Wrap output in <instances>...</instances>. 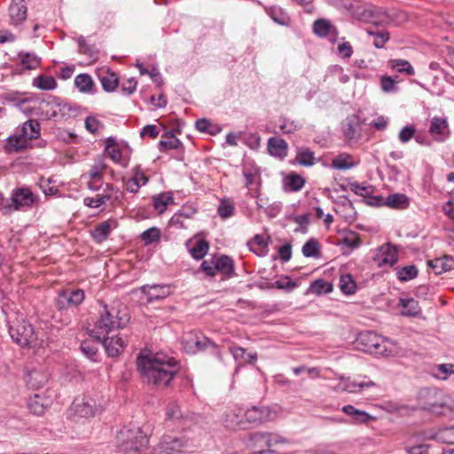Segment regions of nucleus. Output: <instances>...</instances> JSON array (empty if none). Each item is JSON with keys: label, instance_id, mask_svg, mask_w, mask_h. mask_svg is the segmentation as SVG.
I'll use <instances>...</instances> for the list:
<instances>
[{"label": "nucleus", "instance_id": "5701e85b", "mask_svg": "<svg viewBox=\"0 0 454 454\" xmlns=\"http://www.w3.org/2000/svg\"><path fill=\"white\" fill-rule=\"evenodd\" d=\"M398 306L403 309L401 315L404 317H414L419 316L421 311L419 301L413 298H400Z\"/></svg>", "mask_w": 454, "mask_h": 454}, {"label": "nucleus", "instance_id": "1a4fd4ad", "mask_svg": "<svg viewBox=\"0 0 454 454\" xmlns=\"http://www.w3.org/2000/svg\"><path fill=\"white\" fill-rule=\"evenodd\" d=\"M182 345L187 353H197L206 349L211 346L215 354L218 355L217 346L210 341L208 338L204 335H199L195 333H189L182 338Z\"/></svg>", "mask_w": 454, "mask_h": 454}, {"label": "nucleus", "instance_id": "338daca9", "mask_svg": "<svg viewBox=\"0 0 454 454\" xmlns=\"http://www.w3.org/2000/svg\"><path fill=\"white\" fill-rule=\"evenodd\" d=\"M415 132L416 129L413 125L405 126L400 130L398 138L403 144L408 143L414 137Z\"/></svg>", "mask_w": 454, "mask_h": 454}, {"label": "nucleus", "instance_id": "f8f14e48", "mask_svg": "<svg viewBox=\"0 0 454 454\" xmlns=\"http://www.w3.org/2000/svg\"><path fill=\"white\" fill-rule=\"evenodd\" d=\"M428 132L438 143L445 142L450 137V129L446 117L434 116L430 120Z\"/></svg>", "mask_w": 454, "mask_h": 454}, {"label": "nucleus", "instance_id": "a878e982", "mask_svg": "<svg viewBox=\"0 0 454 454\" xmlns=\"http://www.w3.org/2000/svg\"><path fill=\"white\" fill-rule=\"evenodd\" d=\"M342 411L352 418L354 423H366L372 419V416L364 411L358 410L351 404L342 407Z\"/></svg>", "mask_w": 454, "mask_h": 454}, {"label": "nucleus", "instance_id": "b1692460", "mask_svg": "<svg viewBox=\"0 0 454 454\" xmlns=\"http://www.w3.org/2000/svg\"><path fill=\"white\" fill-rule=\"evenodd\" d=\"M152 200L154 209L159 214H163L167 210L168 205L174 203V196L171 192H166L153 196Z\"/></svg>", "mask_w": 454, "mask_h": 454}, {"label": "nucleus", "instance_id": "0eeeda50", "mask_svg": "<svg viewBox=\"0 0 454 454\" xmlns=\"http://www.w3.org/2000/svg\"><path fill=\"white\" fill-rule=\"evenodd\" d=\"M104 186L105 188L103 189L102 194H98L97 198H85L83 204L91 208H98L105 205L107 201L114 203L122 199L123 194L117 187L107 183L105 184Z\"/></svg>", "mask_w": 454, "mask_h": 454}, {"label": "nucleus", "instance_id": "f257e3e1", "mask_svg": "<svg viewBox=\"0 0 454 454\" xmlns=\"http://www.w3.org/2000/svg\"><path fill=\"white\" fill-rule=\"evenodd\" d=\"M137 370L143 381L158 388L166 387L178 372L175 358L160 354L140 353L137 358Z\"/></svg>", "mask_w": 454, "mask_h": 454}, {"label": "nucleus", "instance_id": "603ef678", "mask_svg": "<svg viewBox=\"0 0 454 454\" xmlns=\"http://www.w3.org/2000/svg\"><path fill=\"white\" fill-rule=\"evenodd\" d=\"M314 153L308 148H301L296 155L297 162L305 167H310L314 164Z\"/></svg>", "mask_w": 454, "mask_h": 454}, {"label": "nucleus", "instance_id": "69168bd1", "mask_svg": "<svg viewBox=\"0 0 454 454\" xmlns=\"http://www.w3.org/2000/svg\"><path fill=\"white\" fill-rule=\"evenodd\" d=\"M349 189L355 194L362 197H368L372 192V186L362 185L356 182L349 184Z\"/></svg>", "mask_w": 454, "mask_h": 454}, {"label": "nucleus", "instance_id": "c9c22d12", "mask_svg": "<svg viewBox=\"0 0 454 454\" xmlns=\"http://www.w3.org/2000/svg\"><path fill=\"white\" fill-rule=\"evenodd\" d=\"M429 439H434L443 443L454 444V426L440 428L429 436Z\"/></svg>", "mask_w": 454, "mask_h": 454}, {"label": "nucleus", "instance_id": "aec40b11", "mask_svg": "<svg viewBox=\"0 0 454 454\" xmlns=\"http://www.w3.org/2000/svg\"><path fill=\"white\" fill-rule=\"evenodd\" d=\"M269 153L272 156L284 159L287 155V143L281 137H270L267 144Z\"/></svg>", "mask_w": 454, "mask_h": 454}, {"label": "nucleus", "instance_id": "9d476101", "mask_svg": "<svg viewBox=\"0 0 454 454\" xmlns=\"http://www.w3.org/2000/svg\"><path fill=\"white\" fill-rule=\"evenodd\" d=\"M84 298L85 294L82 289L63 290L56 300V306L59 310L76 308L84 301Z\"/></svg>", "mask_w": 454, "mask_h": 454}, {"label": "nucleus", "instance_id": "37998d69", "mask_svg": "<svg viewBox=\"0 0 454 454\" xmlns=\"http://www.w3.org/2000/svg\"><path fill=\"white\" fill-rule=\"evenodd\" d=\"M33 85L43 90H51L57 87V82L52 76L41 74L34 79Z\"/></svg>", "mask_w": 454, "mask_h": 454}, {"label": "nucleus", "instance_id": "7ed1b4c3", "mask_svg": "<svg viewBox=\"0 0 454 454\" xmlns=\"http://www.w3.org/2000/svg\"><path fill=\"white\" fill-rule=\"evenodd\" d=\"M8 331L13 341L21 347H36L40 345L39 332L35 330L31 323L26 320L23 315L11 312L6 318Z\"/></svg>", "mask_w": 454, "mask_h": 454}, {"label": "nucleus", "instance_id": "052dcab7", "mask_svg": "<svg viewBox=\"0 0 454 454\" xmlns=\"http://www.w3.org/2000/svg\"><path fill=\"white\" fill-rule=\"evenodd\" d=\"M79 52L87 55L89 58H94L97 51L93 45L88 44L83 35L79 36L78 40Z\"/></svg>", "mask_w": 454, "mask_h": 454}, {"label": "nucleus", "instance_id": "774afa93", "mask_svg": "<svg viewBox=\"0 0 454 454\" xmlns=\"http://www.w3.org/2000/svg\"><path fill=\"white\" fill-rule=\"evenodd\" d=\"M215 258L211 260H205L201 262L200 270L203 271L207 277H215L216 270L214 269Z\"/></svg>", "mask_w": 454, "mask_h": 454}, {"label": "nucleus", "instance_id": "dca6fc26", "mask_svg": "<svg viewBox=\"0 0 454 454\" xmlns=\"http://www.w3.org/2000/svg\"><path fill=\"white\" fill-rule=\"evenodd\" d=\"M105 348L106 352L109 356H118L125 348V342L119 335L109 337L106 335L104 340H97Z\"/></svg>", "mask_w": 454, "mask_h": 454}, {"label": "nucleus", "instance_id": "3c124183", "mask_svg": "<svg viewBox=\"0 0 454 454\" xmlns=\"http://www.w3.org/2000/svg\"><path fill=\"white\" fill-rule=\"evenodd\" d=\"M396 276L400 281L406 282L418 276V269L415 265H407L400 268L396 272Z\"/></svg>", "mask_w": 454, "mask_h": 454}, {"label": "nucleus", "instance_id": "f03ea898", "mask_svg": "<svg viewBox=\"0 0 454 454\" xmlns=\"http://www.w3.org/2000/svg\"><path fill=\"white\" fill-rule=\"evenodd\" d=\"M98 315V319L90 330V335L96 340H104L112 332L123 328L129 321L126 307L120 303L106 305L100 302Z\"/></svg>", "mask_w": 454, "mask_h": 454}, {"label": "nucleus", "instance_id": "4d7b16f0", "mask_svg": "<svg viewBox=\"0 0 454 454\" xmlns=\"http://www.w3.org/2000/svg\"><path fill=\"white\" fill-rule=\"evenodd\" d=\"M287 185L292 192H298L302 189L305 180L300 175L292 173L286 177Z\"/></svg>", "mask_w": 454, "mask_h": 454}, {"label": "nucleus", "instance_id": "bf43d9fd", "mask_svg": "<svg viewBox=\"0 0 454 454\" xmlns=\"http://www.w3.org/2000/svg\"><path fill=\"white\" fill-rule=\"evenodd\" d=\"M234 205L228 200H221L218 206V214L223 219H227L231 216L234 213Z\"/></svg>", "mask_w": 454, "mask_h": 454}, {"label": "nucleus", "instance_id": "423d86ee", "mask_svg": "<svg viewBox=\"0 0 454 454\" xmlns=\"http://www.w3.org/2000/svg\"><path fill=\"white\" fill-rule=\"evenodd\" d=\"M42 105L51 107V112L47 111L46 117L68 119L75 117L79 113V107L70 103L63 102L59 98L51 97L47 101H43Z\"/></svg>", "mask_w": 454, "mask_h": 454}, {"label": "nucleus", "instance_id": "c85d7f7f", "mask_svg": "<svg viewBox=\"0 0 454 454\" xmlns=\"http://www.w3.org/2000/svg\"><path fill=\"white\" fill-rule=\"evenodd\" d=\"M21 136L27 139H35L40 136V124L35 120H28L23 123L20 129Z\"/></svg>", "mask_w": 454, "mask_h": 454}, {"label": "nucleus", "instance_id": "8fccbe9b", "mask_svg": "<svg viewBox=\"0 0 454 454\" xmlns=\"http://www.w3.org/2000/svg\"><path fill=\"white\" fill-rule=\"evenodd\" d=\"M208 248V242L205 239H200L196 241L194 247L190 249V254L195 260H200L207 254Z\"/></svg>", "mask_w": 454, "mask_h": 454}, {"label": "nucleus", "instance_id": "393cba45", "mask_svg": "<svg viewBox=\"0 0 454 454\" xmlns=\"http://www.w3.org/2000/svg\"><path fill=\"white\" fill-rule=\"evenodd\" d=\"M270 411L267 408L253 407L245 413V418L250 423H262L268 420Z\"/></svg>", "mask_w": 454, "mask_h": 454}, {"label": "nucleus", "instance_id": "a211bd4d", "mask_svg": "<svg viewBox=\"0 0 454 454\" xmlns=\"http://www.w3.org/2000/svg\"><path fill=\"white\" fill-rule=\"evenodd\" d=\"M214 269L226 278H231L235 275L233 260L225 254L215 259Z\"/></svg>", "mask_w": 454, "mask_h": 454}, {"label": "nucleus", "instance_id": "412c9836", "mask_svg": "<svg viewBox=\"0 0 454 454\" xmlns=\"http://www.w3.org/2000/svg\"><path fill=\"white\" fill-rule=\"evenodd\" d=\"M428 266L434 270L436 275H439L454 269V258L450 255L435 258L428 261Z\"/></svg>", "mask_w": 454, "mask_h": 454}, {"label": "nucleus", "instance_id": "5fc2aeb1", "mask_svg": "<svg viewBox=\"0 0 454 454\" xmlns=\"http://www.w3.org/2000/svg\"><path fill=\"white\" fill-rule=\"evenodd\" d=\"M223 423L226 427L231 430L245 429L244 422L239 419L238 414L232 411L225 415Z\"/></svg>", "mask_w": 454, "mask_h": 454}, {"label": "nucleus", "instance_id": "a18cd8bd", "mask_svg": "<svg viewBox=\"0 0 454 454\" xmlns=\"http://www.w3.org/2000/svg\"><path fill=\"white\" fill-rule=\"evenodd\" d=\"M106 168L102 157H98L94 164L91 166L90 171L87 173L88 176L91 179L102 181L103 171Z\"/></svg>", "mask_w": 454, "mask_h": 454}, {"label": "nucleus", "instance_id": "e433bc0d", "mask_svg": "<svg viewBox=\"0 0 454 454\" xmlns=\"http://www.w3.org/2000/svg\"><path fill=\"white\" fill-rule=\"evenodd\" d=\"M382 259L380 264H388L390 266L397 262L398 254L395 247L387 244L386 247L380 248Z\"/></svg>", "mask_w": 454, "mask_h": 454}, {"label": "nucleus", "instance_id": "bb28decb", "mask_svg": "<svg viewBox=\"0 0 454 454\" xmlns=\"http://www.w3.org/2000/svg\"><path fill=\"white\" fill-rule=\"evenodd\" d=\"M434 415H441L454 419V399L450 396L442 395Z\"/></svg>", "mask_w": 454, "mask_h": 454}, {"label": "nucleus", "instance_id": "39448f33", "mask_svg": "<svg viewBox=\"0 0 454 454\" xmlns=\"http://www.w3.org/2000/svg\"><path fill=\"white\" fill-rule=\"evenodd\" d=\"M358 344L362 345L365 352L388 356L392 354V350L387 347V340L373 332L360 333L357 337Z\"/></svg>", "mask_w": 454, "mask_h": 454}, {"label": "nucleus", "instance_id": "cd10ccee", "mask_svg": "<svg viewBox=\"0 0 454 454\" xmlns=\"http://www.w3.org/2000/svg\"><path fill=\"white\" fill-rule=\"evenodd\" d=\"M347 389L346 392L356 394L361 393L365 388H371L376 387V383L372 380L358 381L356 380H351L350 378H345Z\"/></svg>", "mask_w": 454, "mask_h": 454}, {"label": "nucleus", "instance_id": "4be33fe9", "mask_svg": "<svg viewBox=\"0 0 454 454\" xmlns=\"http://www.w3.org/2000/svg\"><path fill=\"white\" fill-rule=\"evenodd\" d=\"M48 374L41 370L34 369L26 376V383L28 387L38 389L48 381Z\"/></svg>", "mask_w": 454, "mask_h": 454}, {"label": "nucleus", "instance_id": "864d4df0", "mask_svg": "<svg viewBox=\"0 0 454 454\" xmlns=\"http://www.w3.org/2000/svg\"><path fill=\"white\" fill-rule=\"evenodd\" d=\"M100 82L103 89L107 92L114 91L119 84V79L114 73H107L100 78Z\"/></svg>", "mask_w": 454, "mask_h": 454}, {"label": "nucleus", "instance_id": "ea45409f", "mask_svg": "<svg viewBox=\"0 0 454 454\" xmlns=\"http://www.w3.org/2000/svg\"><path fill=\"white\" fill-rule=\"evenodd\" d=\"M184 446V442L183 439L174 437L171 435L164 436L161 441V448L164 449L165 450L181 451Z\"/></svg>", "mask_w": 454, "mask_h": 454}, {"label": "nucleus", "instance_id": "680f3d73", "mask_svg": "<svg viewBox=\"0 0 454 454\" xmlns=\"http://www.w3.org/2000/svg\"><path fill=\"white\" fill-rule=\"evenodd\" d=\"M160 238V231L156 227L149 228L141 234V239L145 245L156 242Z\"/></svg>", "mask_w": 454, "mask_h": 454}, {"label": "nucleus", "instance_id": "2f4dec72", "mask_svg": "<svg viewBox=\"0 0 454 454\" xmlns=\"http://www.w3.org/2000/svg\"><path fill=\"white\" fill-rule=\"evenodd\" d=\"M27 141L29 139L21 136V131L17 129L16 134L9 137L7 146L10 151L20 152L27 147Z\"/></svg>", "mask_w": 454, "mask_h": 454}, {"label": "nucleus", "instance_id": "13d9d810", "mask_svg": "<svg viewBox=\"0 0 454 454\" xmlns=\"http://www.w3.org/2000/svg\"><path fill=\"white\" fill-rule=\"evenodd\" d=\"M82 352L91 361H97L98 348L89 340H83L80 347Z\"/></svg>", "mask_w": 454, "mask_h": 454}, {"label": "nucleus", "instance_id": "6ab92c4d", "mask_svg": "<svg viewBox=\"0 0 454 454\" xmlns=\"http://www.w3.org/2000/svg\"><path fill=\"white\" fill-rule=\"evenodd\" d=\"M51 403V401L50 398L35 395L28 399L27 408L31 413L41 416L50 407Z\"/></svg>", "mask_w": 454, "mask_h": 454}, {"label": "nucleus", "instance_id": "2eb2a0df", "mask_svg": "<svg viewBox=\"0 0 454 454\" xmlns=\"http://www.w3.org/2000/svg\"><path fill=\"white\" fill-rule=\"evenodd\" d=\"M360 18L365 22H370L377 27L389 22V17L387 12L379 7H370L363 10Z\"/></svg>", "mask_w": 454, "mask_h": 454}, {"label": "nucleus", "instance_id": "0e129e2a", "mask_svg": "<svg viewBox=\"0 0 454 454\" xmlns=\"http://www.w3.org/2000/svg\"><path fill=\"white\" fill-rule=\"evenodd\" d=\"M437 373L435 377L441 380H446L449 375L454 374V364H442L436 367Z\"/></svg>", "mask_w": 454, "mask_h": 454}, {"label": "nucleus", "instance_id": "49530a36", "mask_svg": "<svg viewBox=\"0 0 454 454\" xmlns=\"http://www.w3.org/2000/svg\"><path fill=\"white\" fill-rule=\"evenodd\" d=\"M388 66L397 72L405 73L409 75L414 74V68L408 60L404 59H391L388 61Z\"/></svg>", "mask_w": 454, "mask_h": 454}, {"label": "nucleus", "instance_id": "58836bf2", "mask_svg": "<svg viewBox=\"0 0 454 454\" xmlns=\"http://www.w3.org/2000/svg\"><path fill=\"white\" fill-rule=\"evenodd\" d=\"M111 232V226L109 222H102L93 231L91 236L97 243H101L106 240Z\"/></svg>", "mask_w": 454, "mask_h": 454}, {"label": "nucleus", "instance_id": "f704fd0d", "mask_svg": "<svg viewBox=\"0 0 454 454\" xmlns=\"http://www.w3.org/2000/svg\"><path fill=\"white\" fill-rule=\"evenodd\" d=\"M181 145L180 140L175 137V130H171L162 136V139L159 142V149L161 152L168 149H177Z\"/></svg>", "mask_w": 454, "mask_h": 454}, {"label": "nucleus", "instance_id": "20e7f679", "mask_svg": "<svg viewBox=\"0 0 454 454\" xmlns=\"http://www.w3.org/2000/svg\"><path fill=\"white\" fill-rule=\"evenodd\" d=\"M118 450L121 454H142L148 444V438L139 427L122 428L118 435Z\"/></svg>", "mask_w": 454, "mask_h": 454}, {"label": "nucleus", "instance_id": "7c9ffc66", "mask_svg": "<svg viewBox=\"0 0 454 454\" xmlns=\"http://www.w3.org/2000/svg\"><path fill=\"white\" fill-rule=\"evenodd\" d=\"M313 31L320 37H325L331 34H336V27L332 26L331 23L324 19L317 20L313 24Z\"/></svg>", "mask_w": 454, "mask_h": 454}, {"label": "nucleus", "instance_id": "79ce46f5", "mask_svg": "<svg viewBox=\"0 0 454 454\" xmlns=\"http://www.w3.org/2000/svg\"><path fill=\"white\" fill-rule=\"evenodd\" d=\"M366 32L375 38L373 45L378 49H382L390 37L389 33L386 30H376L370 27L366 29Z\"/></svg>", "mask_w": 454, "mask_h": 454}, {"label": "nucleus", "instance_id": "de8ad7c7", "mask_svg": "<svg viewBox=\"0 0 454 454\" xmlns=\"http://www.w3.org/2000/svg\"><path fill=\"white\" fill-rule=\"evenodd\" d=\"M74 84L82 92H90L94 85L91 76L88 74H80L74 79Z\"/></svg>", "mask_w": 454, "mask_h": 454}, {"label": "nucleus", "instance_id": "6e6d98bb", "mask_svg": "<svg viewBox=\"0 0 454 454\" xmlns=\"http://www.w3.org/2000/svg\"><path fill=\"white\" fill-rule=\"evenodd\" d=\"M309 290L317 294H329L333 291V286L323 279H317L311 283Z\"/></svg>", "mask_w": 454, "mask_h": 454}, {"label": "nucleus", "instance_id": "e2e57ef3", "mask_svg": "<svg viewBox=\"0 0 454 454\" xmlns=\"http://www.w3.org/2000/svg\"><path fill=\"white\" fill-rule=\"evenodd\" d=\"M183 418V412L181 411L178 404L176 402L169 403L166 411L167 420H178Z\"/></svg>", "mask_w": 454, "mask_h": 454}, {"label": "nucleus", "instance_id": "c03bdc74", "mask_svg": "<svg viewBox=\"0 0 454 454\" xmlns=\"http://www.w3.org/2000/svg\"><path fill=\"white\" fill-rule=\"evenodd\" d=\"M302 254L305 257H315L320 256V247L317 239H309L301 248Z\"/></svg>", "mask_w": 454, "mask_h": 454}, {"label": "nucleus", "instance_id": "6e6552de", "mask_svg": "<svg viewBox=\"0 0 454 454\" xmlns=\"http://www.w3.org/2000/svg\"><path fill=\"white\" fill-rule=\"evenodd\" d=\"M442 395V392L436 387H423L417 395L418 406L434 414L438 411L437 406Z\"/></svg>", "mask_w": 454, "mask_h": 454}, {"label": "nucleus", "instance_id": "ddd939ff", "mask_svg": "<svg viewBox=\"0 0 454 454\" xmlns=\"http://www.w3.org/2000/svg\"><path fill=\"white\" fill-rule=\"evenodd\" d=\"M251 440L258 444L260 447H266L267 454H277L275 450H272L274 446L278 443H283L285 440L278 436L269 433L256 432L251 434Z\"/></svg>", "mask_w": 454, "mask_h": 454}, {"label": "nucleus", "instance_id": "4468645a", "mask_svg": "<svg viewBox=\"0 0 454 454\" xmlns=\"http://www.w3.org/2000/svg\"><path fill=\"white\" fill-rule=\"evenodd\" d=\"M141 292L145 297V301L151 303L168 297L170 294V288L166 285H145L141 287Z\"/></svg>", "mask_w": 454, "mask_h": 454}, {"label": "nucleus", "instance_id": "72a5a7b5", "mask_svg": "<svg viewBox=\"0 0 454 454\" xmlns=\"http://www.w3.org/2000/svg\"><path fill=\"white\" fill-rule=\"evenodd\" d=\"M27 7L20 4H12L9 7V13L12 24L18 25L27 18Z\"/></svg>", "mask_w": 454, "mask_h": 454}, {"label": "nucleus", "instance_id": "c756f323", "mask_svg": "<svg viewBox=\"0 0 454 454\" xmlns=\"http://www.w3.org/2000/svg\"><path fill=\"white\" fill-rule=\"evenodd\" d=\"M267 13L277 24L289 26L290 17L281 7L271 6L267 9Z\"/></svg>", "mask_w": 454, "mask_h": 454}, {"label": "nucleus", "instance_id": "473e14b6", "mask_svg": "<svg viewBox=\"0 0 454 454\" xmlns=\"http://www.w3.org/2000/svg\"><path fill=\"white\" fill-rule=\"evenodd\" d=\"M18 57L20 64L27 70L35 69L41 63V58L35 53L20 51Z\"/></svg>", "mask_w": 454, "mask_h": 454}, {"label": "nucleus", "instance_id": "4c0bfd02", "mask_svg": "<svg viewBox=\"0 0 454 454\" xmlns=\"http://www.w3.org/2000/svg\"><path fill=\"white\" fill-rule=\"evenodd\" d=\"M385 204L392 208L403 209L408 207L409 200L407 196L403 193H395L389 195Z\"/></svg>", "mask_w": 454, "mask_h": 454}, {"label": "nucleus", "instance_id": "9b49d317", "mask_svg": "<svg viewBox=\"0 0 454 454\" xmlns=\"http://www.w3.org/2000/svg\"><path fill=\"white\" fill-rule=\"evenodd\" d=\"M70 411L75 417L90 419L95 416L98 408L93 399L82 397L74 399Z\"/></svg>", "mask_w": 454, "mask_h": 454}, {"label": "nucleus", "instance_id": "09e8293b", "mask_svg": "<svg viewBox=\"0 0 454 454\" xmlns=\"http://www.w3.org/2000/svg\"><path fill=\"white\" fill-rule=\"evenodd\" d=\"M350 159L351 156L349 154L341 153L333 160L332 167L340 170L349 169L355 166L354 162H352Z\"/></svg>", "mask_w": 454, "mask_h": 454}, {"label": "nucleus", "instance_id": "f3484780", "mask_svg": "<svg viewBox=\"0 0 454 454\" xmlns=\"http://www.w3.org/2000/svg\"><path fill=\"white\" fill-rule=\"evenodd\" d=\"M34 201V194L28 188H18L12 192V204L14 210H19L21 207L31 206Z\"/></svg>", "mask_w": 454, "mask_h": 454}, {"label": "nucleus", "instance_id": "a19ab883", "mask_svg": "<svg viewBox=\"0 0 454 454\" xmlns=\"http://www.w3.org/2000/svg\"><path fill=\"white\" fill-rule=\"evenodd\" d=\"M340 289L347 294H354L356 291V283L350 274L341 275L340 278Z\"/></svg>", "mask_w": 454, "mask_h": 454}]
</instances>
